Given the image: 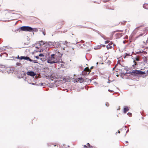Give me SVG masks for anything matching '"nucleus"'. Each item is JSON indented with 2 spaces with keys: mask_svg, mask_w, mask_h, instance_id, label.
I'll use <instances>...</instances> for the list:
<instances>
[{
  "mask_svg": "<svg viewBox=\"0 0 148 148\" xmlns=\"http://www.w3.org/2000/svg\"><path fill=\"white\" fill-rule=\"evenodd\" d=\"M62 59H60V57H56L54 54H52L51 55V57L47 60V62L50 64L60 63L61 62Z\"/></svg>",
  "mask_w": 148,
  "mask_h": 148,
  "instance_id": "obj_1",
  "label": "nucleus"
},
{
  "mask_svg": "<svg viewBox=\"0 0 148 148\" xmlns=\"http://www.w3.org/2000/svg\"><path fill=\"white\" fill-rule=\"evenodd\" d=\"M33 28L30 27L28 26H23L20 27V28L17 29L16 31H18L20 32V31H28L31 32Z\"/></svg>",
  "mask_w": 148,
  "mask_h": 148,
  "instance_id": "obj_2",
  "label": "nucleus"
},
{
  "mask_svg": "<svg viewBox=\"0 0 148 148\" xmlns=\"http://www.w3.org/2000/svg\"><path fill=\"white\" fill-rule=\"evenodd\" d=\"M131 73L132 76H137L139 75V70H133Z\"/></svg>",
  "mask_w": 148,
  "mask_h": 148,
  "instance_id": "obj_3",
  "label": "nucleus"
},
{
  "mask_svg": "<svg viewBox=\"0 0 148 148\" xmlns=\"http://www.w3.org/2000/svg\"><path fill=\"white\" fill-rule=\"evenodd\" d=\"M90 71V69L88 67L85 68L82 72V74L83 75H88L87 72Z\"/></svg>",
  "mask_w": 148,
  "mask_h": 148,
  "instance_id": "obj_4",
  "label": "nucleus"
},
{
  "mask_svg": "<svg viewBox=\"0 0 148 148\" xmlns=\"http://www.w3.org/2000/svg\"><path fill=\"white\" fill-rule=\"evenodd\" d=\"M26 74L28 75L34 77L36 75V73L33 71H28L27 72Z\"/></svg>",
  "mask_w": 148,
  "mask_h": 148,
  "instance_id": "obj_5",
  "label": "nucleus"
},
{
  "mask_svg": "<svg viewBox=\"0 0 148 148\" xmlns=\"http://www.w3.org/2000/svg\"><path fill=\"white\" fill-rule=\"evenodd\" d=\"M54 54L57 57H60V59H61V57L63 54L62 53H60L59 51H56L55 52V53Z\"/></svg>",
  "mask_w": 148,
  "mask_h": 148,
  "instance_id": "obj_6",
  "label": "nucleus"
},
{
  "mask_svg": "<svg viewBox=\"0 0 148 148\" xmlns=\"http://www.w3.org/2000/svg\"><path fill=\"white\" fill-rule=\"evenodd\" d=\"M53 45L52 46H53V47H55L56 48H57L59 46H60V43L58 41L55 42H54Z\"/></svg>",
  "mask_w": 148,
  "mask_h": 148,
  "instance_id": "obj_7",
  "label": "nucleus"
},
{
  "mask_svg": "<svg viewBox=\"0 0 148 148\" xmlns=\"http://www.w3.org/2000/svg\"><path fill=\"white\" fill-rule=\"evenodd\" d=\"M54 42H46V45H48L50 47H53V46H52L53 45V43Z\"/></svg>",
  "mask_w": 148,
  "mask_h": 148,
  "instance_id": "obj_8",
  "label": "nucleus"
},
{
  "mask_svg": "<svg viewBox=\"0 0 148 148\" xmlns=\"http://www.w3.org/2000/svg\"><path fill=\"white\" fill-rule=\"evenodd\" d=\"M135 52L136 53L138 54H139V55H142V53L143 52H144V53H147V52L143 50H140V51H136V52Z\"/></svg>",
  "mask_w": 148,
  "mask_h": 148,
  "instance_id": "obj_9",
  "label": "nucleus"
},
{
  "mask_svg": "<svg viewBox=\"0 0 148 148\" xmlns=\"http://www.w3.org/2000/svg\"><path fill=\"white\" fill-rule=\"evenodd\" d=\"M129 110L128 107L127 106H125L124 107L123 109V112L124 113H126V112L127 111H128Z\"/></svg>",
  "mask_w": 148,
  "mask_h": 148,
  "instance_id": "obj_10",
  "label": "nucleus"
},
{
  "mask_svg": "<svg viewBox=\"0 0 148 148\" xmlns=\"http://www.w3.org/2000/svg\"><path fill=\"white\" fill-rule=\"evenodd\" d=\"M78 81H79L80 83H81L84 81V79L82 78L81 77L78 78Z\"/></svg>",
  "mask_w": 148,
  "mask_h": 148,
  "instance_id": "obj_11",
  "label": "nucleus"
},
{
  "mask_svg": "<svg viewBox=\"0 0 148 148\" xmlns=\"http://www.w3.org/2000/svg\"><path fill=\"white\" fill-rule=\"evenodd\" d=\"M143 7L146 9H148V4L144 3L143 5Z\"/></svg>",
  "mask_w": 148,
  "mask_h": 148,
  "instance_id": "obj_12",
  "label": "nucleus"
},
{
  "mask_svg": "<svg viewBox=\"0 0 148 148\" xmlns=\"http://www.w3.org/2000/svg\"><path fill=\"white\" fill-rule=\"evenodd\" d=\"M139 75H144L145 74V71H141L140 70H139Z\"/></svg>",
  "mask_w": 148,
  "mask_h": 148,
  "instance_id": "obj_13",
  "label": "nucleus"
},
{
  "mask_svg": "<svg viewBox=\"0 0 148 148\" xmlns=\"http://www.w3.org/2000/svg\"><path fill=\"white\" fill-rule=\"evenodd\" d=\"M101 45H98L97 46H95L94 47V49H100L101 47Z\"/></svg>",
  "mask_w": 148,
  "mask_h": 148,
  "instance_id": "obj_14",
  "label": "nucleus"
},
{
  "mask_svg": "<svg viewBox=\"0 0 148 148\" xmlns=\"http://www.w3.org/2000/svg\"><path fill=\"white\" fill-rule=\"evenodd\" d=\"M100 36L102 38H103L104 40H105L108 39L109 38H106L105 36L104 35H103V34H101L100 35Z\"/></svg>",
  "mask_w": 148,
  "mask_h": 148,
  "instance_id": "obj_15",
  "label": "nucleus"
},
{
  "mask_svg": "<svg viewBox=\"0 0 148 148\" xmlns=\"http://www.w3.org/2000/svg\"><path fill=\"white\" fill-rule=\"evenodd\" d=\"M25 60H27V61H29L30 62H32V60L31 59L29 58V57H28L27 56H26V58Z\"/></svg>",
  "mask_w": 148,
  "mask_h": 148,
  "instance_id": "obj_16",
  "label": "nucleus"
},
{
  "mask_svg": "<svg viewBox=\"0 0 148 148\" xmlns=\"http://www.w3.org/2000/svg\"><path fill=\"white\" fill-rule=\"evenodd\" d=\"M38 30L36 28H33L32 30L31 31V32H33V33L34 32H38Z\"/></svg>",
  "mask_w": 148,
  "mask_h": 148,
  "instance_id": "obj_17",
  "label": "nucleus"
},
{
  "mask_svg": "<svg viewBox=\"0 0 148 148\" xmlns=\"http://www.w3.org/2000/svg\"><path fill=\"white\" fill-rule=\"evenodd\" d=\"M36 85L38 86H44V84L42 83H39L38 84H36Z\"/></svg>",
  "mask_w": 148,
  "mask_h": 148,
  "instance_id": "obj_18",
  "label": "nucleus"
},
{
  "mask_svg": "<svg viewBox=\"0 0 148 148\" xmlns=\"http://www.w3.org/2000/svg\"><path fill=\"white\" fill-rule=\"evenodd\" d=\"M92 79H88V78H86L85 79V82H89V81H90V82H91V81L92 80Z\"/></svg>",
  "mask_w": 148,
  "mask_h": 148,
  "instance_id": "obj_19",
  "label": "nucleus"
},
{
  "mask_svg": "<svg viewBox=\"0 0 148 148\" xmlns=\"http://www.w3.org/2000/svg\"><path fill=\"white\" fill-rule=\"evenodd\" d=\"M106 47L107 49H109L112 48V46H111L110 45L109 46L108 45H107Z\"/></svg>",
  "mask_w": 148,
  "mask_h": 148,
  "instance_id": "obj_20",
  "label": "nucleus"
},
{
  "mask_svg": "<svg viewBox=\"0 0 148 148\" xmlns=\"http://www.w3.org/2000/svg\"><path fill=\"white\" fill-rule=\"evenodd\" d=\"M133 62L134 63V64L132 65V66L133 67H134L135 66H136V65H137V64L136 63V62H135L134 60L133 61Z\"/></svg>",
  "mask_w": 148,
  "mask_h": 148,
  "instance_id": "obj_21",
  "label": "nucleus"
},
{
  "mask_svg": "<svg viewBox=\"0 0 148 148\" xmlns=\"http://www.w3.org/2000/svg\"><path fill=\"white\" fill-rule=\"evenodd\" d=\"M39 42H40L42 45H43L44 44H46V42H44L43 41L41 40V41H39Z\"/></svg>",
  "mask_w": 148,
  "mask_h": 148,
  "instance_id": "obj_22",
  "label": "nucleus"
},
{
  "mask_svg": "<svg viewBox=\"0 0 148 148\" xmlns=\"http://www.w3.org/2000/svg\"><path fill=\"white\" fill-rule=\"evenodd\" d=\"M32 62H33L34 63H38V62L37 61V60H32Z\"/></svg>",
  "mask_w": 148,
  "mask_h": 148,
  "instance_id": "obj_23",
  "label": "nucleus"
},
{
  "mask_svg": "<svg viewBox=\"0 0 148 148\" xmlns=\"http://www.w3.org/2000/svg\"><path fill=\"white\" fill-rule=\"evenodd\" d=\"M16 65L18 66H21V64L20 63L17 62L16 64Z\"/></svg>",
  "mask_w": 148,
  "mask_h": 148,
  "instance_id": "obj_24",
  "label": "nucleus"
},
{
  "mask_svg": "<svg viewBox=\"0 0 148 148\" xmlns=\"http://www.w3.org/2000/svg\"><path fill=\"white\" fill-rule=\"evenodd\" d=\"M95 31L100 35L101 34L97 30H95Z\"/></svg>",
  "mask_w": 148,
  "mask_h": 148,
  "instance_id": "obj_25",
  "label": "nucleus"
},
{
  "mask_svg": "<svg viewBox=\"0 0 148 148\" xmlns=\"http://www.w3.org/2000/svg\"><path fill=\"white\" fill-rule=\"evenodd\" d=\"M130 56V55L129 54L127 53H125V55L124 57V58H125L126 56Z\"/></svg>",
  "mask_w": 148,
  "mask_h": 148,
  "instance_id": "obj_26",
  "label": "nucleus"
},
{
  "mask_svg": "<svg viewBox=\"0 0 148 148\" xmlns=\"http://www.w3.org/2000/svg\"><path fill=\"white\" fill-rule=\"evenodd\" d=\"M135 60L137 61H139L140 60L138 58V56H137L135 58Z\"/></svg>",
  "mask_w": 148,
  "mask_h": 148,
  "instance_id": "obj_27",
  "label": "nucleus"
},
{
  "mask_svg": "<svg viewBox=\"0 0 148 148\" xmlns=\"http://www.w3.org/2000/svg\"><path fill=\"white\" fill-rule=\"evenodd\" d=\"M79 42H81L82 43H84V41L83 40H81V41L80 42H76V44H77L78 43H79Z\"/></svg>",
  "mask_w": 148,
  "mask_h": 148,
  "instance_id": "obj_28",
  "label": "nucleus"
},
{
  "mask_svg": "<svg viewBox=\"0 0 148 148\" xmlns=\"http://www.w3.org/2000/svg\"><path fill=\"white\" fill-rule=\"evenodd\" d=\"M68 43V42H67L66 41H65L64 42H62L63 44L64 45H66V43Z\"/></svg>",
  "mask_w": 148,
  "mask_h": 148,
  "instance_id": "obj_29",
  "label": "nucleus"
},
{
  "mask_svg": "<svg viewBox=\"0 0 148 148\" xmlns=\"http://www.w3.org/2000/svg\"><path fill=\"white\" fill-rule=\"evenodd\" d=\"M127 114L129 116H131L132 115V114L130 112H128L127 113Z\"/></svg>",
  "mask_w": 148,
  "mask_h": 148,
  "instance_id": "obj_30",
  "label": "nucleus"
},
{
  "mask_svg": "<svg viewBox=\"0 0 148 148\" xmlns=\"http://www.w3.org/2000/svg\"><path fill=\"white\" fill-rule=\"evenodd\" d=\"M39 57H43L44 56V55L42 53H40L39 55Z\"/></svg>",
  "mask_w": 148,
  "mask_h": 148,
  "instance_id": "obj_31",
  "label": "nucleus"
},
{
  "mask_svg": "<svg viewBox=\"0 0 148 148\" xmlns=\"http://www.w3.org/2000/svg\"><path fill=\"white\" fill-rule=\"evenodd\" d=\"M87 145H88V148H90V147H91L92 146H91L89 144V143H87Z\"/></svg>",
  "mask_w": 148,
  "mask_h": 148,
  "instance_id": "obj_32",
  "label": "nucleus"
},
{
  "mask_svg": "<svg viewBox=\"0 0 148 148\" xmlns=\"http://www.w3.org/2000/svg\"><path fill=\"white\" fill-rule=\"evenodd\" d=\"M42 33L44 36H45V35L46 33H45V29H44V31L42 32Z\"/></svg>",
  "mask_w": 148,
  "mask_h": 148,
  "instance_id": "obj_33",
  "label": "nucleus"
},
{
  "mask_svg": "<svg viewBox=\"0 0 148 148\" xmlns=\"http://www.w3.org/2000/svg\"><path fill=\"white\" fill-rule=\"evenodd\" d=\"M110 42V41L109 40H106L105 41V44H107L109 43Z\"/></svg>",
  "mask_w": 148,
  "mask_h": 148,
  "instance_id": "obj_34",
  "label": "nucleus"
},
{
  "mask_svg": "<svg viewBox=\"0 0 148 148\" xmlns=\"http://www.w3.org/2000/svg\"><path fill=\"white\" fill-rule=\"evenodd\" d=\"M105 105L107 107H108L109 106V104L107 102V103H106Z\"/></svg>",
  "mask_w": 148,
  "mask_h": 148,
  "instance_id": "obj_35",
  "label": "nucleus"
},
{
  "mask_svg": "<svg viewBox=\"0 0 148 148\" xmlns=\"http://www.w3.org/2000/svg\"><path fill=\"white\" fill-rule=\"evenodd\" d=\"M113 44L112 42V41H110V42H109V45H112Z\"/></svg>",
  "mask_w": 148,
  "mask_h": 148,
  "instance_id": "obj_36",
  "label": "nucleus"
},
{
  "mask_svg": "<svg viewBox=\"0 0 148 148\" xmlns=\"http://www.w3.org/2000/svg\"><path fill=\"white\" fill-rule=\"evenodd\" d=\"M27 82H28V83L29 84H32V85H35L36 84H35V83H29L28 81H27Z\"/></svg>",
  "mask_w": 148,
  "mask_h": 148,
  "instance_id": "obj_37",
  "label": "nucleus"
},
{
  "mask_svg": "<svg viewBox=\"0 0 148 148\" xmlns=\"http://www.w3.org/2000/svg\"><path fill=\"white\" fill-rule=\"evenodd\" d=\"M22 74L21 75V76H22ZM18 77L19 78H23V77L22 76H20L19 75Z\"/></svg>",
  "mask_w": 148,
  "mask_h": 148,
  "instance_id": "obj_38",
  "label": "nucleus"
},
{
  "mask_svg": "<svg viewBox=\"0 0 148 148\" xmlns=\"http://www.w3.org/2000/svg\"><path fill=\"white\" fill-rule=\"evenodd\" d=\"M73 44H74L75 45H77V46H81V45L80 44H77V45H76V43L75 44V43H73Z\"/></svg>",
  "mask_w": 148,
  "mask_h": 148,
  "instance_id": "obj_39",
  "label": "nucleus"
},
{
  "mask_svg": "<svg viewBox=\"0 0 148 148\" xmlns=\"http://www.w3.org/2000/svg\"><path fill=\"white\" fill-rule=\"evenodd\" d=\"M111 63V62L110 60H108V62H107L108 64L109 65H110V64Z\"/></svg>",
  "mask_w": 148,
  "mask_h": 148,
  "instance_id": "obj_40",
  "label": "nucleus"
},
{
  "mask_svg": "<svg viewBox=\"0 0 148 148\" xmlns=\"http://www.w3.org/2000/svg\"><path fill=\"white\" fill-rule=\"evenodd\" d=\"M26 58V56H23V60H25Z\"/></svg>",
  "mask_w": 148,
  "mask_h": 148,
  "instance_id": "obj_41",
  "label": "nucleus"
},
{
  "mask_svg": "<svg viewBox=\"0 0 148 148\" xmlns=\"http://www.w3.org/2000/svg\"><path fill=\"white\" fill-rule=\"evenodd\" d=\"M126 74H127V72H125V73H121V74H123V75H125Z\"/></svg>",
  "mask_w": 148,
  "mask_h": 148,
  "instance_id": "obj_42",
  "label": "nucleus"
},
{
  "mask_svg": "<svg viewBox=\"0 0 148 148\" xmlns=\"http://www.w3.org/2000/svg\"><path fill=\"white\" fill-rule=\"evenodd\" d=\"M109 1V0H103L102 1L103 2L106 3V2H107Z\"/></svg>",
  "mask_w": 148,
  "mask_h": 148,
  "instance_id": "obj_43",
  "label": "nucleus"
},
{
  "mask_svg": "<svg viewBox=\"0 0 148 148\" xmlns=\"http://www.w3.org/2000/svg\"><path fill=\"white\" fill-rule=\"evenodd\" d=\"M127 74H130L131 75V73L132 72H127V71L126 72Z\"/></svg>",
  "mask_w": 148,
  "mask_h": 148,
  "instance_id": "obj_44",
  "label": "nucleus"
},
{
  "mask_svg": "<svg viewBox=\"0 0 148 148\" xmlns=\"http://www.w3.org/2000/svg\"><path fill=\"white\" fill-rule=\"evenodd\" d=\"M35 58H36L37 59H38L39 58V56H35Z\"/></svg>",
  "mask_w": 148,
  "mask_h": 148,
  "instance_id": "obj_45",
  "label": "nucleus"
},
{
  "mask_svg": "<svg viewBox=\"0 0 148 148\" xmlns=\"http://www.w3.org/2000/svg\"><path fill=\"white\" fill-rule=\"evenodd\" d=\"M19 59L20 60H22L23 59V56H21L20 57Z\"/></svg>",
  "mask_w": 148,
  "mask_h": 148,
  "instance_id": "obj_46",
  "label": "nucleus"
},
{
  "mask_svg": "<svg viewBox=\"0 0 148 148\" xmlns=\"http://www.w3.org/2000/svg\"><path fill=\"white\" fill-rule=\"evenodd\" d=\"M145 60H144V62H147V58H146L145 57Z\"/></svg>",
  "mask_w": 148,
  "mask_h": 148,
  "instance_id": "obj_47",
  "label": "nucleus"
},
{
  "mask_svg": "<svg viewBox=\"0 0 148 148\" xmlns=\"http://www.w3.org/2000/svg\"><path fill=\"white\" fill-rule=\"evenodd\" d=\"M84 148H88V147L87 146H86V145H85L84 146Z\"/></svg>",
  "mask_w": 148,
  "mask_h": 148,
  "instance_id": "obj_48",
  "label": "nucleus"
},
{
  "mask_svg": "<svg viewBox=\"0 0 148 148\" xmlns=\"http://www.w3.org/2000/svg\"><path fill=\"white\" fill-rule=\"evenodd\" d=\"M43 51V50H42L41 49V50H40V51H36V52H41V51Z\"/></svg>",
  "mask_w": 148,
  "mask_h": 148,
  "instance_id": "obj_49",
  "label": "nucleus"
},
{
  "mask_svg": "<svg viewBox=\"0 0 148 148\" xmlns=\"http://www.w3.org/2000/svg\"><path fill=\"white\" fill-rule=\"evenodd\" d=\"M127 67H125V68L124 69L125 70H126V71H127Z\"/></svg>",
  "mask_w": 148,
  "mask_h": 148,
  "instance_id": "obj_50",
  "label": "nucleus"
},
{
  "mask_svg": "<svg viewBox=\"0 0 148 148\" xmlns=\"http://www.w3.org/2000/svg\"><path fill=\"white\" fill-rule=\"evenodd\" d=\"M26 79L27 77H25L24 78V80L25 81H26Z\"/></svg>",
  "mask_w": 148,
  "mask_h": 148,
  "instance_id": "obj_51",
  "label": "nucleus"
},
{
  "mask_svg": "<svg viewBox=\"0 0 148 148\" xmlns=\"http://www.w3.org/2000/svg\"><path fill=\"white\" fill-rule=\"evenodd\" d=\"M38 44H39V46H40H40H41V45H42V44H41V43H40V42H39L38 43Z\"/></svg>",
  "mask_w": 148,
  "mask_h": 148,
  "instance_id": "obj_52",
  "label": "nucleus"
},
{
  "mask_svg": "<svg viewBox=\"0 0 148 148\" xmlns=\"http://www.w3.org/2000/svg\"><path fill=\"white\" fill-rule=\"evenodd\" d=\"M123 30H118L116 31V32H123Z\"/></svg>",
  "mask_w": 148,
  "mask_h": 148,
  "instance_id": "obj_53",
  "label": "nucleus"
},
{
  "mask_svg": "<svg viewBox=\"0 0 148 148\" xmlns=\"http://www.w3.org/2000/svg\"><path fill=\"white\" fill-rule=\"evenodd\" d=\"M16 58L18 59H19L20 57L18 55V56Z\"/></svg>",
  "mask_w": 148,
  "mask_h": 148,
  "instance_id": "obj_54",
  "label": "nucleus"
},
{
  "mask_svg": "<svg viewBox=\"0 0 148 148\" xmlns=\"http://www.w3.org/2000/svg\"><path fill=\"white\" fill-rule=\"evenodd\" d=\"M117 65V64H116V65H115V67H114L113 68V70H114V69H115V67Z\"/></svg>",
  "mask_w": 148,
  "mask_h": 148,
  "instance_id": "obj_55",
  "label": "nucleus"
},
{
  "mask_svg": "<svg viewBox=\"0 0 148 148\" xmlns=\"http://www.w3.org/2000/svg\"><path fill=\"white\" fill-rule=\"evenodd\" d=\"M82 65H80L79 66V68H82Z\"/></svg>",
  "mask_w": 148,
  "mask_h": 148,
  "instance_id": "obj_56",
  "label": "nucleus"
},
{
  "mask_svg": "<svg viewBox=\"0 0 148 148\" xmlns=\"http://www.w3.org/2000/svg\"><path fill=\"white\" fill-rule=\"evenodd\" d=\"M23 74L24 75H26V74L25 73H23Z\"/></svg>",
  "mask_w": 148,
  "mask_h": 148,
  "instance_id": "obj_57",
  "label": "nucleus"
},
{
  "mask_svg": "<svg viewBox=\"0 0 148 148\" xmlns=\"http://www.w3.org/2000/svg\"><path fill=\"white\" fill-rule=\"evenodd\" d=\"M90 148H95V147L92 146H91V147H90Z\"/></svg>",
  "mask_w": 148,
  "mask_h": 148,
  "instance_id": "obj_58",
  "label": "nucleus"
},
{
  "mask_svg": "<svg viewBox=\"0 0 148 148\" xmlns=\"http://www.w3.org/2000/svg\"><path fill=\"white\" fill-rule=\"evenodd\" d=\"M2 50L3 51L5 50V49H4V48H3L2 49Z\"/></svg>",
  "mask_w": 148,
  "mask_h": 148,
  "instance_id": "obj_59",
  "label": "nucleus"
},
{
  "mask_svg": "<svg viewBox=\"0 0 148 148\" xmlns=\"http://www.w3.org/2000/svg\"><path fill=\"white\" fill-rule=\"evenodd\" d=\"M108 84H109L110 83V80H109V79H108Z\"/></svg>",
  "mask_w": 148,
  "mask_h": 148,
  "instance_id": "obj_60",
  "label": "nucleus"
},
{
  "mask_svg": "<svg viewBox=\"0 0 148 148\" xmlns=\"http://www.w3.org/2000/svg\"><path fill=\"white\" fill-rule=\"evenodd\" d=\"M93 66H92V67H91L90 68V70H91V69H92V68H93Z\"/></svg>",
  "mask_w": 148,
  "mask_h": 148,
  "instance_id": "obj_61",
  "label": "nucleus"
},
{
  "mask_svg": "<svg viewBox=\"0 0 148 148\" xmlns=\"http://www.w3.org/2000/svg\"><path fill=\"white\" fill-rule=\"evenodd\" d=\"M109 91H110V92H112V91L111 90H110V89H109L108 90Z\"/></svg>",
  "mask_w": 148,
  "mask_h": 148,
  "instance_id": "obj_62",
  "label": "nucleus"
},
{
  "mask_svg": "<svg viewBox=\"0 0 148 148\" xmlns=\"http://www.w3.org/2000/svg\"><path fill=\"white\" fill-rule=\"evenodd\" d=\"M118 133H119L120 132V131H119V130H118Z\"/></svg>",
  "mask_w": 148,
  "mask_h": 148,
  "instance_id": "obj_63",
  "label": "nucleus"
},
{
  "mask_svg": "<svg viewBox=\"0 0 148 148\" xmlns=\"http://www.w3.org/2000/svg\"><path fill=\"white\" fill-rule=\"evenodd\" d=\"M147 73L148 74V70L147 71Z\"/></svg>",
  "mask_w": 148,
  "mask_h": 148,
  "instance_id": "obj_64",
  "label": "nucleus"
}]
</instances>
